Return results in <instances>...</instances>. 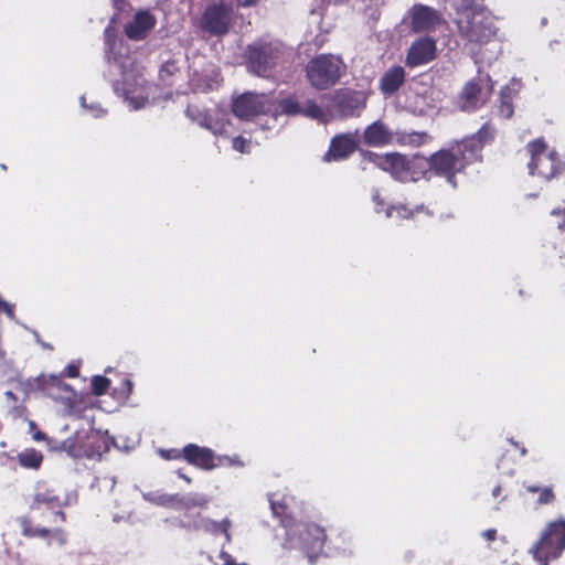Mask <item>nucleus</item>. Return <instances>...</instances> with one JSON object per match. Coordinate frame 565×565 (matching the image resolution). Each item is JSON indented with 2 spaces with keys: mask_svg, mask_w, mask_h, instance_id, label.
Listing matches in <instances>:
<instances>
[{
  "mask_svg": "<svg viewBox=\"0 0 565 565\" xmlns=\"http://www.w3.org/2000/svg\"><path fill=\"white\" fill-rule=\"evenodd\" d=\"M105 34L109 74L115 92L122 96L132 109L145 107L149 98V88L142 68L136 64L121 42L117 44L115 40H110L109 30H106Z\"/></svg>",
  "mask_w": 565,
  "mask_h": 565,
  "instance_id": "nucleus-1",
  "label": "nucleus"
},
{
  "mask_svg": "<svg viewBox=\"0 0 565 565\" xmlns=\"http://www.w3.org/2000/svg\"><path fill=\"white\" fill-rule=\"evenodd\" d=\"M493 136V128L489 124H484L476 135L449 149H441L433 153L429 157L431 171L436 175L444 177L449 184L456 188V173L461 172L467 164L478 160L483 145L491 140Z\"/></svg>",
  "mask_w": 565,
  "mask_h": 565,
  "instance_id": "nucleus-2",
  "label": "nucleus"
},
{
  "mask_svg": "<svg viewBox=\"0 0 565 565\" xmlns=\"http://www.w3.org/2000/svg\"><path fill=\"white\" fill-rule=\"evenodd\" d=\"M456 24L461 38L470 43L484 44L495 35L492 18L478 0L455 2Z\"/></svg>",
  "mask_w": 565,
  "mask_h": 565,
  "instance_id": "nucleus-3",
  "label": "nucleus"
},
{
  "mask_svg": "<svg viewBox=\"0 0 565 565\" xmlns=\"http://www.w3.org/2000/svg\"><path fill=\"white\" fill-rule=\"evenodd\" d=\"M286 529L285 545L288 548H299L303 551L310 563L321 553L326 542L324 530L313 523L292 521L284 519L281 521Z\"/></svg>",
  "mask_w": 565,
  "mask_h": 565,
  "instance_id": "nucleus-4",
  "label": "nucleus"
},
{
  "mask_svg": "<svg viewBox=\"0 0 565 565\" xmlns=\"http://www.w3.org/2000/svg\"><path fill=\"white\" fill-rule=\"evenodd\" d=\"M281 55V46L277 42L258 40L245 50L247 70L263 77L270 76Z\"/></svg>",
  "mask_w": 565,
  "mask_h": 565,
  "instance_id": "nucleus-5",
  "label": "nucleus"
},
{
  "mask_svg": "<svg viewBox=\"0 0 565 565\" xmlns=\"http://www.w3.org/2000/svg\"><path fill=\"white\" fill-rule=\"evenodd\" d=\"M344 67V63L340 56L321 54L307 64L306 72L313 87L317 89H327L340 79Z\"/></svg>",
  "mask_w": 565,
  "mask_h": 565,
  "instance_id": "nucleus-6",
  "label": "nucleus"
},
{
  "mask_svg": "<svg viewBox=\"0 0 565 565\" xmlns=\"http://www.w3.org/2000/svg\"><path fill=\"white\" fill-rule=\"evenodd\" d=\"M565 550V520L548 523L539 542L530 550L539 565H548Z\"/></svg>",
  "mask_w": 565,
  "mask_h": 565,
  "instance_id": "nucleus-7",
  "label": "nucleus"
},
{
  "mask_svg": "<svg viewBox=\"0 0 565 565\" xmlns=\"http://www.w3.org/2000/svg\"><path fill=\"white\" fill-rule=\"evenodd\" d=\"M232 108L233 114L244 120H250L262 114H270L274 118L278 117L273 97L266 94L246 92L233 100Z\"/></svg>",
  "mask_w": 565,
  "mask_h": 565,
  "instance_id": "nucleus-8",
  "label": "nucleus"
},
{
  "mask_svg": "<svg viewBox=\"0 0 565 565\" xmlns=\"http://www.w3.org/2000/svg\"><path fill=\"white\" fill-rule=\"evenodd\" d=\"M527 150L531 156L529 170L532 175L536 174L545 180H550L561 171L562 163L557 153L553 150H548L542 139L530 142Z\"/></svg>",
  "mask_w": 565,
  "mask_h": 565,
  "instance_id": "nucleus-9",
  "label": "nucleus"
},
{
  "mask_svg": "<svg viewBox=\"0 0 565 565\" xmlns=\"http://www.w3.org/2000/svg\"><path fill=\"white\" fill-rule=\"evenodd\" d=\"M233 22V4L230 1H214L206 6L200 28L211 35H223L228 32Z\"/></svg>",
  "mask_w": 565,
  "mask_h": 565,
  "instance_id": "nucleus-10",
  "label": "nucleus"
},
{
  "mask_svg": "<svg viewBox=\"0 0 565 565\" xmlns=\"http://www.w3.org/2000/svg\"><path fill=\"white\" fill-rule=\"evenodd\" d=\"M30 391H39L50 398L61 402L65 406V413L72 414L75 393L72 387L64 383L60 376L40 375L28 382Z\"/></svg>",
  "mask_w": 565,
  "mask_h": 565,
  "instance_id": "nucleus-11",
  "label": "nucleus"
},
{
  "mask_svg": "<svg viewBox=\"0 0 565 565\" xmlns=\"http://www.w3.org/2000/svg\"><path fill=\"white\" fill-rule=\"evenodd\" d=\"M492 89L490 76L479 71L478 76L465 85L460 95V108L465 111L479 108L490 98Z\"/></svg>",
  "mask_w": 565,
  "mask_h": 565,
  "instance_id": "nucleus-12",
  "label": "nucleus"
},
{
  "mask_svg": "<svg viewBox=\"0 0 565 565\" xmlns=\"http://www.w3.org/2000/svg\"><path fill=\"white\" fill-rule=\"evenodd\" d=\"M186 116L201 127L207 129L215 136H230L232 122L226 111L215 109L213 113L201 111L195 107L189 106L185 110Z\"/></svg>",
  "mask_w": 565,
  "mask_h": 565,
  "instance_id": "nucleus-13",
  "label": "nucleus"
},
{
  "mask_svg": "<svg viewBox=\"0 0 565 565\" xmlns=\"http://www.w3.org/2000/svg\"><path fill=\"white\" fill-rule=\"evenodd\" d=\"M76 500L77 495L75 493H65L62 497L55 487L46 482H39L34 488L30 508L31 510H40L42 507L47 509L64 508L75 503Z\"/></svg>",
  "mask_w": 565,
  "mask_h": 565,
  "instance_id": "nucleus-14",
  "label": "nucleus"
},
{
  "mask_svg": "<svg viewBox=\"0 0 565 565\" xmlns=\"http://www.w3.org/2000/svg\"><path fill=\"white\" fill-rule=\"evenodd\" d=\"M362 157L379 167L381 170L388 172L395 180L407 182V157L401 153H386L380 156L372 151H363Z\"/></svg>",
  "mask_w": 565,
  "mask_h": 565,
  "instance_id": "nucleus-15",
  "label": "nucleus"
},
{
  "mask_svg": "<svg viewBox=\"0 0 565 565\" xmlns=\"http://www.w3.org/2000/svg\"><path fill=\"white\" fill-rule=\"evenodd\" d=\"M365 106V96L360 92L339 90L332 96V111L341 117L358 115Z\"/></svg>",
  "mask_w": 565,
  "mask_h": 565,
  "instance_id": "nucleus-16",
  "label": "nucleus"
},
{
  "mask_svg": "<svg viewBox=\"0 0 565 565\" xmlns=\"http://www.w3.org/2000/svg\"><path fill=\"white\" fill-rule=\"evenodd\" d=\"M19 525L21 526V533L26 537H45L47 539V545L52 542H56L58 546H64L67 542V534L62 529H47L43 526H34L32 521L26 516L18 519Z\"/></svg>",
  "mask_w": 565,
  "mask_h": 565,
  "instance_id": "nucleus-17",
  "label": "nucleus"
},
{
  "mask_svg": "<svg viewBox=\"0 0 565 565\" xmlns=\"http://www.w3.org/2000/svg\"><path fill=\"white\" fill-rule=\"evenodd\" d=\"M412 29L415 32H427L435 30L441 23L440 14L430 7L415 4L409 10Z\"/></svg>",
  "mask_w": 565,
  "mask_h": 565,
  "instance_id": "nucleus-18",
  "label": "nucleus"
},
{
  "mask_svg": "<svg viewBox=\"0 0 565 565\" xmlns=\"http://www.w3.org/2000/svg\"><path fill=\"white\" fill-rule=\"evenodd\" d=\"M359 146L356 134H342L332 138L323 160L327 162L347 159Z\"/></svg>",
  "mask_w": 565,
  "mask_h": 565,
  "instance_id": "nucleus-19",
  "label": "nucleus"
},
{
  "mask_svg": "<svg viewBox=\"0 0 565 565\" xmlns=\"http://www.w3.org/2000/svg\"><path fill=\"white\" fill-rule=\"evenodd\" d=\"M436 42L430 38H420L408 49L406 65L416 67L429 63L436 56Z\"/></svg>",
  "mask_w": 565,
  "mask_h": 565,
  "instance_id": "nucleus-20",
  "label": "nucleus"
},
{
  "mask_svg": "<svg viewBox=\"0 0 565 565\" xmlns=\"http://www.w3.org/2000/svg\"><path fill=\"white\" fill-rule=\"evenodd\" d=\"M182 526L188 530H202L211 535H217L222 530L225 531V527H231L232 521L228 518L215 521L207 516H203L201 513H196L193 516L186 514L185 520L182 522Z\"/></svg>",
  "mask_w": 565,
  "mask_h": 565,
  "instance_id": "nucleus-21",
  "label": "nucleus"
},
{
  "mask_svg": "<svg viewBox=\"0 0 565 565\" xmlns=\"http://www.w3.org/2000/svg\"><path fill=\"white\" fill-rule=\"evenodd\" d=\"M154 24V17L149 11L141 10L125 25V33L130 40L140 41L148 35Z\"/></svg>",
  "mask_w": 565,
  "mask_h": 565,
  "instance_id": "nucleus-22",
  "label": "nucleus"
},
{
  "mask_svg": "<svg viewBox=\"0 0 565 565\" xmlns=\"http://www.w3.org/2000/svg\"><path fill=\"white\" fill-rule=\"evenodd\" d=\"M182 454L190 465L204 470H212L215 468L216 455L210 448L189 444L182 449Z\"/></svg>",
  "mask_w": 565,
  "mask_h": 565,
  "instance_id": "nucleus-23",
  "label": "nucleus"
},
{
  "mask_svg": "<svg viewBox=\"0 0 565 565\" xmlns=\"http://www.w3.org/2000/svg\"><path fill=\"white\" fill-rule=\"evenodd\" d=\"M393 132L382 121H374L363 132V140L371 147H383L393 145Z\"/></svg>",
  "mask_w": 565,
  "mask_h": 565,
  "instance_id": "nucleus-24",
  "label": "nucleus"
},
{
  "mask_svg": "<svg viewBox=\"0 0 565 565\" xmlns=\"http://www.w3.org/2000/svg\"><path fill=\"white\" fill-rule=\"evenodd\" d=\"M431 171L430 158L415 154L407 157V182H417L420 179H428Z\"/></svg>",
  "mask_w": 565,
  "mask_h": 565,
  "instance_id": "nucleus-25",
  "label": "nucleus"
},
{
  "mask_svg": "<svg viewBox=\"0 0 565 565\" xmlns=\"http://www.w3.org/2000/svg\"><path fill=\"white\" fill-rule=\"evenodd\" d=\"M405 71L402 66L390 67L381 77L380 87L383 94L392 95L405 82Z\"/></svg>",
  "mask_w": 565,
  "mask_h": 565,
  "instance_id": "nucleus-26",
  "label": "nucleus"
},
{
  "mask_svg": "<svg viewBox=\"0 0 565 565\" xmlns=\"http://www.w3.org/2000/svg\"><path fill=\"white\" fill-rule=\"evenodd\" d=\"M430 136L425 131H405L393 132V145L419 147L430 141Z\"/></svg>",
  "mask_w": 565,
  "mask_h": 565,
  "instance_id": "nucleus-27",
  "label": "nucleus"
},
{
  "mask_svg": "<svg viewBox=\"0 0 565 565\" xmlns=\"http://www.w3.org/2000/svg\"><path fill=\"white\" fill-rule=\"evenodd\" d=\"M210 499L201 493H188L185 495H179L175 501L174 509L191 510L192 508L205 509L209 505Z\"/></svg>",
  "mask_w": 565,
  "mask_h": 565,
  "instance_id": "nucleus-28",
  "label": "nucleus"
},
{
  "mask_svg": "<svg viewBox=\"0 0 565 565\" xmlns=\"http://www.w3.org/2000/svg\"><path fill=\"white\" fill-rule=\"evenodd\" d=\"M17 460L25 469L38 470L42 465L43 455L39 450L28 448L17 455Z\"/></svg>",
  "mask_w": 565,
  "mask_h": 565,
  "instance_id": "nucleus-29",
  "label": "nucleus"
},
{
  "mask_svg": "<svg viewBox=\"0 0 565 565\" xmlns=\"http://www.w3.org/2000/svg\"><path fill=\"white\" fill-rule=\"evenodd\" d=\"M142 498L156 505L175 508L178 494H168L161 490L142 492Z\"/></svg>",
  "mask_w": 565,
  "mask_h": 565,
  "instance_id": "nucleus-30",
  "label": "nucleus"
},
{
  "mask_svg": "<svg viewBox=\"0 0 565 565\" xmlns=\"http://www.w3.org/2000/svg\"><path fill=\"white\" fill-rule=\"evenodd\" d=\"M518 93V88L505 86L500 92L499 113L503 118H510L513 114L512 99Z\"/></svg>",
  "mask_w": 565,
  "mask_h": 565,
  "instance_id": "nucleus-31",
  "label": "nucleus"
},
{
  "mask_svg": "<svg viewBox=\"0 0 565 565\" xmlns=\"http://www.w3.org/2000/svg\"><path fill=\"white\" fill-rule=\"evenodd\" d=\"M275 107H277L278 116H297L302 111V104L295 97L284 98L279 103H275Z\"/></svg>",
  "mask_w": 565,
  "mask_h": 565,
  "instance_id": "nucleus-32",
  "label": "nucleus"
},
{
  "mask_svg": "<svg viewBox=\"0 0 565 565\" xmlns=\"http://www.w3.org/2000/svg\"><path fill=\"white\" fill-rule=\"evenodd\" d=\"M300 115L306 117L321 120L324 117V113L320 106H318L313 100H306L302 105V111Z\"/></svg>",
  "mask_w": 565,
  "mask_h": 565,
  "instance_id": "nucleus-33",
  "label": "nucleus"
},
{
  "mask_svg": "<svg viewBox=\"0 0 565 565\" xmlns=\"http://www.w3.org/2000/svg\"><path fill=\"white\" fill-rule=\"evenodd\" d=\"M414 213H415L414 210H409L405 205H392L385 210V215L388 218L394 217L395 214L397 217H401V218H409L414 215Z\"/></svg>",
  "mask_w": 565,
  "mask_h": 565,
  "instance_id": "nucleus-34",
  "label": "nucleus"
},
{
  "mask_svg": "<svg viewBox=\"0 0 565 565\" xmlns=\"http://www.w3.org/2000/svg\"><path fill=\"white\" fill-rule=\"evenodd\" d=\"M79 103H81V107L87 109V111L94 118H99L106 114V110L104 108H102L98 104L87 105L85 96H81Z\"/></svg>",
  "mask_w": 565,
  "mask_h": 565,
  "instance_id": "nucleus-35",
  "label": "nucleus"
},
{
  "mask_svg": "<svg viewBox=\"0 0 565 565\" xmlns=\"http://www.w3.org/2000/svg\"><path fill=\"white\" fill-rule=\"evenodd\" d=\"M92 386H93V392L96 395H102L107 391V388L109 386V380L104 376H100V375L94 376V379L92 381Z\"/></svg>",
  "mask_w": 565,
  "mask_h": 565,
  "instance_id": "nucleus-36",
  "label": "nucleus"
},
{
  "mask_svg": "<svg viewBox=\"0 0 565 565\" xmlns=\"http://www.w3.org/2000/svg\"><path fill=\"white\" fill-rule=\"evenodd\" d=\"M233 467V466H239L243 467L244 463L238 459L237 456L230 457V456H217L215 458V468L217 467Z\"/></svg>",
  "mask_w": 565,
  "mask_h": 565,
  "instance_id": "nucleus-37",
  "label": "nucleus"
},
{
  "mask_svg": "<svg viewBox=\"0 0 565 565\" xmlns=\"http://www.w3.org/2000/svg\"><path fill=\"white\" fill-rule=\"evenodd\" d=\"M218 557L224 562L223 565H248L245 562L238 563L236 562L233 556L225 551V544L222 545Z\"/></svg>",
  "mask_w": 565,
  "mask_h": 565,
  "instance_id": "nucleus-38",
  "label": "nucleus"
},
{
  "mask_svg": "<svg viewBox=\"0 0 565 565\" xmlns=\"http://www.w3.org/2000/svg\"><path fill=\"white\" fill-rule=\"evenodd\" d=\"M249 140L243 138V137H235L233 139V149H235L236 151H239L242 153H245V152H248L249 151Z\"/></svg>",
  "mask_w": 565,
  "mask_h": 565,
  "instance_id": "nucleus-39",
  "label": "nucleus"
},
{
  "mask_svg": "<svg viewBox=\"0 0 565 565\" xmlns=\"http://www.w3.org/2000/svg\"><path fill=\"white\" fill-rule=\"evenodd\" d=\"M555 495L553 493L552 488L545 487L540 490V497H539V503L540 504H547L553 502Z\"/></svg>",
  "mask_w": 565,
  "mask_h": 565,
  "instance_id": "nucleus-40",
  "label": "nucleus"
},
{
  "mask_svg": "<svg viewBox=\"0 0 565 565\" xmlns=\"http://www.w3.org/2000/svg\"><path fill=\"white\" fill-rule=\"evenodd\" d=\"M159 454L163 459H167V460L179 459L183 456L182 450H178V449H168V450L160 449Z\"/></svg>",
  "mask_w": 565,
  "mask_h": 565,
  "instance_id": "nucleus-41",
  "label": "nucleus"
},
{
  "mask_svg": "<svg viewBox=\"0 0 565 565\" xmlns=\"http://www.w3.org/2000/svg\"><path fill=\"white\" fill-rule=\"evenodd\" d=\"M270 501V508H271V511L274 513V515L276 516H280L285 513L286 511V505L285 503H280L278 501H275L274 499H269Z\"/></svg>",
  "mask_w": 565,
  "mask_h": 565,
  "instance_id": "nucleus-42",
  "label": "nucleus"
},
{
  "mask_svg": "<svg viewBox=\"0 0 565 565\" xmlns=\"http://www.w3.org/2000/svg\"><path fill=\"white\" fill-rule=\"evenodd\" d=\"M13 305L2 300L0 298V310L4 311L7 313V316L11 319V320H14L15 319V316H14V311H13Z\"/></svg>",
  "mask_w": 565,
  "mask_h": 565,
  "instance_id": "nucleus-43",
  "label": "nucleus"
},
{
  "mask_svg": "<svg viewBox=\"0 0 565 565\" xmlns=\"http://www.w3.org/2000/svg\"><path fill=\"white\" fill-rule=\"evenodd\" d=\"M561 214H563V220H562V222L557 223V227L559 231L565 232V209L563 211H561V210L552 211V215L556 216V215H561Z\"/></svg>",
  "mask_w": 565,
  "mask_h": 565,
  "instance_id": "nucleus-44",
  "label": "nucleus"
},
{
  "mask_svg": "<svg viewBox=\"0 0 565 565\" xmlns=\"http://www.w3.org/2000/svg\"><path fill=\"white\" fill-rule=\"evenodd\" d=\"M66 374L70 377H77L78 376V367L76 365L70 364L66 367Z\"/></svg>",
  "mask_w": 565,
  "mask_h": 565,
  "instance_id": "nucleus-45",
  "label": "nucleus"
},
{
  "mask_svg": "<svg viewBox=\"0 0 565 565\" xmlns=\"http://www.w3.org/2000/svg\"><path fill=\"white\" fill-rule=\"evenodd\" d=\"M122 386L125 387V392L127 395H130L132 393L134 384L129 379L124 380Z\"/></svg>",
  "mask_w": 565,
  "mask_h": 565,
  "instance_id": "nucleus-46",
  "label": "nucleus"
},
{
  "mask_svg": "<svg viewBox=\"0 0 565 565\" xmlns=\"http://www.w3.org/2000/svg\"><path fill=\"white\" fill-rule=\"evenodd\" d=\"M497 531L495 530H487L482 533V536L488 541H493L495 539Z\"/></svg>",
  "mask_w": 565,
  "mask_h": 565,
  "instance_id": "nucleus-47",
  "label": "nucleus"
},
{
  "mask_svg": "<svg viewBox=\"0 0 565 565\" xmlns=\"http://www.w3.org/2000/svg\"><path fill=\"white\" fill-rule=\"evenodd\" d=\"M258 0H237V3L242 7H252L257 3Z\"/></svg>",
  "mask_w": 565,
  "mask_h": 565,
  "instance_id": "nucleus-48",
  "label": "nucleus"
},
{
  "mask_svg": "<svg viewBox=\"0 0 565 565\" xmlns=\"http://www.w3.org/2000/svg\"><path fill=\"white\" fill-rule=\"evenodd\" d=\"M221 534L224 535L225 543H231L232 542V534L230 532V527H225V531L222 530Z\"/></svg>",
  "mask_w": 565,
  "mask_h": 565,
  "instance_id": "nucleus-49",
  "label": "nucleus"
},
{
  "mask_svg": "<svg viewBox=\"0 0 565 565\" xmlns=\"http://www.w3.org/2000/svg\"><path fill=\"white\" fill-rule=\"evenodd\" d=\"M510 441H511V444H512L514 447H516V448H519V449H520V452H521V455H522V456H525V455L527 454L526 448H525V447H523V446H520L518 441H514V440H512V439H511Z\"/></svg>",
  "mask_w": 565,
  "mask_h": 565,
  "instance_id": "nucleus-50",
  "label": "nucleus"
},
{
  "mask_svg": "<svg viewBox=\"0 0 565 565\" xmlns=\"http://www.w3.org/2000/svg\"><path fill=\"white\" fill-rule=\"evenodd\" d=\"M46 438L45 434L42 433V431H36L34 435H33V439L36 440V441H41V440H44Z\"/></svg>",
  "mask_w": 565,
  "mask_h": 565,
  "instance_id": "nucleus-51",
  "label": "nucleus"
},
{
  "mask_svg": "<svg viewBox=\"0 0 565 565\" xmlns=\"http://www.w3.org/2000/svg\"><path fill=\"white\" fill-rule=\"evenodd\" d=\"M372 198L376 205H383V201L380 199L379 191H374Z\"/></svg>",
  "mask_w": 565,
  "mask_h": 565,
  "instance_id": "nucleus-52",
  "label": "nucleus"
},
{
  "mask_svg": "<svg viewBox=\"0 0 565 565\" xmlns=\"http://www.w3.org/2000/svg\"><path fill=\"white\" fill-rule=\"evenodd\" d=\"M372 198L376 205H383V201L380 199L379 191H374Z\"/></svg>",
  "mask_w": 565,
  "mask_h": 565,
  "instance_id": "nucleus-53",
  "label": "nucleus"
},
{
  "mask_svg": "<svg viewBox=\"0 0 565 565\" xmlns=\"http://www.w3.org/2000/svg\"><path fill=\"white\" fill-rule=\"evenodd\" d=\"M54 515L60 518L62 522L66 520L65 513L61 510V508L54 512Z\"/></svg>",
  "mask_w": 565,
  "mask_h": 565,
  "instance_id": "nucleus-54",
  "label": "nucleus"
},
{
  "mask_svg": "<svg viewBox=\"0 0 565 565\" xmlns=\"http://www.w3.org/2000/svg\"><path fill=\"white\" fill-rule=\"evenodd\" d=\"M72 445H73V440L68 439V440L63 441L62 448L65 450H70Z\"/></svg>",
  "mask_w": 565,
  "mask_h": 565,
  "instance_id": "nucleus-55",
  "label": "nucleus"
},
{
  "mask_svg": "<svg viewBox=\"0 0 565 565\" xmlns=\"http://www.w3.org/2000/svg\"><path fill=\"white\" fill-rule=\"evenodd\" d=\"M526 490H527L529 492L534 493V492H540L541 488H539V487H536V486H527V487H526Z\"/></svg>",
  "mask_w": 565,
  "mask_h": 565,
  "instance_id": "nucleus-56",
  "label": "nucleus"
},
{
  "mask_svg": "<svg viewBox=\"0 0 565 565\" xmlns=\"http://www.w3.org/2000/svg\"><path fill=\"white\" fill-rule=\"evenodd\" d=\"M500 493H501V487H500V486H497V487L492 490V495H493V497H498Z\"/></svg>",
  "mask_w": 565,
  "mask_h": 565,
  "instance_id": "nucleus-57",
  "label": "nucleus"
},
{
  "mask_svg": "<svg viewBox=\"0 0 565 565\" xmlns=\"http://www.w3.org/2000/svg\"><path fill=\"white\" fill-rule=\"evenodd\" d=\"M178 475H179L180 478L185 480L188 483L191 482V479L188 476H185L184 473H182L181 471H178Z\"/></svg>",
  "mask_w": 565,
  "mask_h": 565,
  "instance_id": "nucleus-58",
  "label": "nucleus"
},
{
  "mask_svg": "<svg viewBox=\"0 0 565 565\" xmlns=\"http://www.w3.org/2000/svg\"><path fill=\"white\" fill-rule=\"evenodd\" d=\"M6 396H7L8 398H10V399H14V398H15L14 394H13L11 391H7V392H6Z\"/></svg>",
  "mask_w": 565,
  "mask_h": 565,
  "instance_id": "nucleus-59",
  "label": "nucleus"
},
{
  "mask_svg": "<svg viewBox=\"0 0 565 565\" xmlns=\"http://www.w3.org/2000/svg\"><path fill=\"white\" fill-rule=\"evenodd\" d=\"M194 85H195V88H198V89H202V90H204V89H206V88H211V85H206V86H204V87H201V85H200V84H194Z\"/></svg>",
  "mask_w": 565,
  "mask_h": 565,
  "instance_id": "nucleus-60",
  "label": "nucleus"
},
{
  "mask_svg": "<svg viewBox=\"0 0 565 565\" xmlns=\"http://www.w3.org/2000/svg\"><path fill=\"white\" fill-rule=\"evenodd\" d=\"M335 548H337V550H341V552H342V553H344V554H345L347 552H349V553L351 552L350 550H347V548H344V547L342 548V547H340L339 545H335Z\"/></svg>",
  "mask_w": 565,
  "mask_h": 565,
  "instance_id": "nucleus-61",
  "label": "nucleus"
},
{
  "mask_svg": "<svg viewBox=\"0 0 565 565\" xmlns=\"http://www.w3.org/2000/svg\"><path fill=\"white\" fill-rule=\"evenodd\" d=\"M424 113H426V109L424 107H419L418 108V114H424Z\"/></svg>",
  "mask_w": 565,
  "mask_h": 565,
  "instance_id": "nucleus-62",
  "label": "nucleus"
},
{
  "mask_svg": "<svg viewBox=\"0 0 565 565\" xmlns=\"http://www.w3.org/2000/svg\"><path fill=\"white\" fill-rule=\"evenodd\" d=\"M541 23H542V25H545L546 24V19L543 18Z\"/></svg>",
  "mask_w": 565,
  "mask_h": 565,
  "instance_id": "nucleus-63",
  "label": "nucleus"
},
{
  "mask_svg": "<svg viewBox=\"0 0 565 565\" xmlns=\"http://www.w3.org/2000/svg\"><path fill=\"white\" fill-rule=\"evenodd\" d=\"M30 426H31V427H34V426H35L34 422H31V423H30Z\"/></svg>",
  "mask_w": 565,
  "mask_h": 565,
  "instance_id": "nucleus-64",
  "label": "nucleus"
}]
</instances>
